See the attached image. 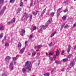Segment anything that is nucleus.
Returning <instances> with one entry per match:
<instances>
[{
  "label": "nucleus",
  "instance_id": "39448f33",
  "mask_svg": "<svg viewBox=\"0 0 76 76\" xmlns=\"http://www.w3.org/2000/svg\"><path fill=\"white\" fill-rule=\"evenodd\" d=\"M9 66L10 70H13V62H11Z\"/></svg>",
  "mask_w": 76,
  "mask_h": 76
},
{
  "label": "nucleus",
  "instance_id": "338daca9",
  "mask_svg": "<svg viewBox=\"0 0 76 76\" xmlns=\"http://www.w3.org/2000/svg\"><path fill=\"white\" fill-rule=\"evenodd\" d=\"M31 51H34V49H31Z\"/></svg>",
  "mask_w": 76,
  "mask_h": 76
},
{
  "label": "nucleus",
  "instance_id": "c756f323",
  "mask_svg": "<svg viewBox=\"0 0 76 76\" xmlns=\"http://www.w3.org/2000/svg\"><path fill=\"white\" fill-rule=\"evenodd\" d=\"M4 29V27L3 26L0 27V31H3Z\"/></svg>",
  "mask_w": 76,
  "mask_h": 76
},
{
  "label": "nucleus",
  "instance_id": "ea45409f",
  "mask_svg": "<svg viewBox=\"0 0 76 76\" xmlns=\"http://www.w3.org/2000/svg\"><path fill=\"white\" fill-rule=\"evenodd\" d=\"M60 13H57V18H58V16H60Z\"/></svg>",
  "mask_w": 76,
  "mask_h": 76
},
{
  "label": "nucleus",
  "instance_id": "4d7b16f0",
  "mask_svg": "<svg viewBox=\"0 0 76 76\" xmlns=\"http://www.w3.org/2000/svg\"><path fill=\"white\" fill-rule=\"evenodd\" d=\"M19 12H20V11H18L17 12V14H18V13H19Z\"/></svg>",
  "mask_w": 76,
  "mask_h": 76
},
{
  "label": "nucleus",
  "instance_id": "a18cd8bd",
  "mask_svg": "<svg viewBox=\"0 0 76 76\" xmlns=\"http://www.w3.org/2000/svg\"><path fill=\"white\" fill-rule=\"evenodd\" d=\"M52 42H51L50 44H49V46L51 47L52 45Z\"/></svg>",
  "mask_w": 76,
  "mask_h": 76
},
{
  "label": "nucleus",
  "instance_id": "4be33fe9",
  "mask_svg": "<svg viewBox=\"0 0 76 76\" xmlns=\"http://www.w3.org/2000/svg\"><path fill=\"white\" fill-rule=\"evenodd\" d=\"M56 31H55L54 33L52 34L50 36L51 37H53V36H54V35L56 34Z\"/></svg>",
  "mask_w": 76,
  "mask_h": 76
},
{
  "label": "nucleus",
  "instance_id": "9b49d317",
  "mask_svg": "<svg viewBox=\"0 0 76 76\" xmlns=\"http://www.w3.org/2000/svg\"><path fill=\"white\" fill-rule=\"evenodd\" d=\"M70 47H71V46L70 45H69L68 46L67 50V53H69V52H70V49L71 48H70Z\"/></svg>",
  "mask_w": 76,
  "mask_h": 76
},
{
  "label": "nucleus",
  "instance_id": "8fccbe9b",
  "mask_svg": "<svg viewBox=\"0 0 76 76\" xmlns=\"http://www.w3.org/2000/svg\"><path fill=\"white\" fill-rule=\"evenodd\" d=\"M56 56L55 55L54 56V58H53L54 59V60H55V59H56Z\"/></svg>",
  "mask_w": 76,
  "mask_h": 76
},
{
  "label": "nucleus",
  "instance_id": "09e8293b",
  "mask_svg": "<svg viewBox=\"0 0 76 76\" xmlns=\"http://www.w3.org/2000/svg\"><path fill=\"white\" fill-rule=\"evenodd\" d=\"M37 28L36 27H35V26H34L33 27V30H35V29H36Z\"/></svg>",
  "mask_w": 76,
  "mask_h": 76
},
{
  "label": "nucleus",
  "instance_id": "603ef678",
  "mask_svg": "<svg viewBox=\"0 0 76 76\" xmlns=\"http://www.w3.org/2000/svg\"><path fill=\"white\" fill-rule=\"evenodd\" d=\"M30 18L31 19V20H32V15H31V16L30 17Z\"/></svg>",
  "mask_w": 76,
  "mask_h": 76
},
{
  "label": "nucleus",
  "instance_id": "69168bd1",
  "mask_svg": "<svg viewBox=\"0 0 76 76\" xmlns=\"http://www.w3.org/2000/svg\"><path fill=\"white\" fill-rule=\"evenodd\" d=\"M21 35V36H23V33H22Z\"/></svg>",
  "mask_w": 76,
  "mask_h": 76
},
{
  "label": "nucleus",
  "instance_id": "4c0bfd02",
  "mask_svg": "<svg viewBox=\"0 0 76 76\" xmlns=\"http://www.w3.org/2000/svg\"><path fill=\"white\" fill-rule=\"evenodd\" d=\"M10 2L11 3H13L15 2V1L14 0H10Z\"/></svg>",
  "mask_w": 76,
  "mask_h": 76
},
{
  "label": "nucleus",
  "instance_id": "680f3d73",
  "mask_svg": "<svg viewBox=\"0 0 76 76\" xmlns=\"http://www.w3.org/2000/svg\"><path fill=\"white\" fill-rule=\"evenodd\" d=\"M39 64H40V60H39V63L38 65H39Z\"/></svg>",
  "mask_w": 76,
  "mask_h": 76
},
{
  "label": "nucleus",
  "instance_id": "b1692460",
  "mask_svg": "<svg viewBox=\"0 0 76 76\" xmlns=\"http://www.w3.org/2000/svg\"><path fill=\"white\" fill-rule=\"evenodd\" d=\"M69 2V0H66L64 2V3L65 4H67Z\"/></svg>",
  "mask_w": 76,
  "mask_h": 76
},
{
  "label": "nucleus",
  "instance_id": "49530a36",
  "mask_svg": "<svg viewBox=\"0 0 76 76\" xmlns=\"http://www.w3.org/2000/svg\"><path fill=\"white\" fill-rule=\"evenodd\" d=\"M61 54V55H64V50L62 51Z\"/></svg>",
  "mask_w": 76,
  "mask_h": 76
},
{
  "label": "nucleus",
  "instance_id": "72a5a7b5",
  "mask_svg": "<svg viewBox=\"0 0 76 76\" xmlns=\"http://www.w3.org/2000/svg\"><path fill=\"white\" fill-rule=\"evenodd\" d=\"M68 12V9H67V8H66L65 10H64V12L66 13V12Z\"/></svg>",
  "mask_w": 76,
  "mask_h": 76
},
{
  "label": "nucleus",
  "instance_id": "79ce46f5",
  "mask_svg": "<svg viewBox=\"0 0 76 76\" xmlns=\"http://www.w3.org/2000/svg\"><path fill=\"white\" fill-rule=\"evenodd\" d=\"M53 52H50V53H49V55H50L51 56H52V55H53Z\"/></svg>",
  "mask_w": 76,
  "mask_h": 76
},
{
  "label": "nucleus",
  "instance_id": "7ed1b4c3",
  "mask_svg": "<svg viewBox=\"0 0 76 76\" xmlns=\"http://www.w3.org/2000/svg\"><path fill=\"white\" fill-rule=\"evenodd\" d=\"M24 15H23V19L25 20H26L28 18H29V15L27 13H24Z\"/></svg>",
  "mask_w": 76,
  "mask_h": 76
},
{
  "label": "nucleus",
  "instance_id": "0e129e2a",
  "mask_svg": "<svg viewBox=\"0 0 76 76\" xmlns=\"http://www.w3.org/2000/svg\"><path fill=\"white\" fill-rule=\"evenodd\" d=\"M1 6H2V5H1V6H0V9H1Z\"/></svg>",
  "mask_w": 76,
  "mask_h": 76
},
{
  "label": "nucleus",
  "instance_id": "6e6552de",
  "mask_svg": "<svg viewBox=\"0 0 76 76\" xmlns=\"http://www.w3.org/2000/svg\"><path fill=\"white\" fill-rule=\"evenodd\" d=\"M10 58H10V57L8 56L6 57V58H5V60L6 61H9L8 62H9V60H10Z\"/></svg>",
  "mask_w": 76,
  "mask_h": 76
},
{
  "label": "nucleus",
  "instance_id": "6e6d98bb",
  "mask_svg": "<svg viewBox=\"0 0 76 76\" xmlns=\"http://www.w3.org/2000/svg\"><path fill=\"white\" fill-rule=\"evenodd\" d=\"M27 43H28V42H27V41H26L25 42V44L26 45V44H27Z\"/></svg>",
  "mask_w": 76,
  "mask_h": 76
},
{
  "label": "nucleus",
  "instance_id": "f3484780",
  "mask_svg": "<svg viewBox=\"0 0 76 76\" xmlns=\"http://www.w3.org/2000/svg\"><path fill=\"white\" fill-rule=\"evenodd\" d=\"M33 0H31V2L30 4V7H32V5H33Z\"/></svg>",
  "mask_w": 76,
  "mask_h": 76
},
{
  "label": "nucleus",
  "instance_id": "4468645a",
  "mask_svg": "<svg viewBox=\"0 0 76 76\" xmlns=\"http://www.w3.org/2000/svg\"><path fill=\"white\" fill-rule=\"evenodd\" d=\"M38 11H36V12H33V14L35 16V15H37V13H38Z\"/></svg>",
  "mask_w": 76,
  "mask_h": 76
},
{
  "label": "nucleus",
  "instance_id": "1a4fd4ad",
  "mask_svg": "<svg viewBox=\"0 0 76 76\" xmlns=\"http://www.w3.org/2000/svg\"><path fill=\"white\" fill-rule=\"evenodd\" d=\"M42 47V46L41 45L35 46L34 47V48L35 49H39V48H40Z\"/></svg>",
  "mask_w": 76,
  "mask_h": 76
},
{
  "label": "nucleus",
  "instance_id": "0eeeda50",
  "mask_svg": "<svg viewBox=\"0 0 76 76\" xmlns=\"http://www.w3.org/2000/svg\"><path fill=\"white\" fill-rule=\"evenodd\" d=\"M25 48H23L21 49L20 50L19 53L20 54H23V52L25 51Z\"/></svg>",
  "mask_w": 76,
  "mask_h": 76
},
{
  "label": "nucleus",
  "instance_id": "bb28decb",
  "mask_svg": "<svg viewBox=\"0 0 76 76\" xmlns=\"http://www.w3.org/2000/svg\"><path fill=\"white\" fill-rule=\"evenodd\" d=\"M12 58L14 61H15V60H16L17 59V58H16V57H12Z\"/></svg>",
  "mask_w": 76,
  "mask_h": 76
},
{
  "label": "nucleus",
  "instance_id": "6ab92c4d",
  "mask_svg": "<svg viewBox=\"0 0 76 76\" xmlns=\"http://www.w3.org/2000/svg\"><path fill=\"white\" fill-rule=\"evenodd\" d=\"M12 20H12L11 21L8 22L7 24H8V25H10V24L11 23H13V21Z\"/></svg>",
  "mask_w": 76,
  "mask_h": 76
},
{
  "label": "nucleus",
  "instance_id": "5701e85b",
  "mask_svg": "<svg viewBox=\"0 0 76 76\" xmlns=\"http://www.w3.org/2000/svg\"><path fill=\"white\" fill-rule=\"evenodd\" d=\"M4 46H5V47H7V46L8 47L9 46V44L7 42H6Z\"/></svg>",
  "mask_w": 76,
  "mask_h": 76
},
{
  "label": "nucleus",
  "instance_id": "20e7f679",
  "mask_svg": "<svg viewBox=\"0 0 76 76\" xmlns=\"http://www.w3.org/2000/svg\"><path fill=\"white\" fill-rule=\"evenodd\" d=\"M6 9V7H3L2 10H1L0 11V16H1L3 15V13H4V12L5 11V10Z\"/></svg>",
  "mask_w": 76,
  "mask_h": 76
},
{
  "label": "nucleus",
  "instance_id": "774afa93",
  "mask_svg": "<svg viewBox=\"0 0 76 76\" xmlns=\"http://www.w3.org/2000/svg\"><path fill=\"white\" fill-rule=\"evenodd\" d=\"M37 55H38V56H39V53H37Z\"/></svg>",
  "mask_w": 76,
  "mask_h": 76
},
{
  "label": "nucleus",
  "instance_id": "2eb2a0df",
  "mask_svg": "<svg viewBox=\"0 0 76 76\" xmlns=\"http://www.w3.org/2000/svg\"><path fill=\"white\" fill-rule=\"evenodd\" d=\"M68 61V59L64 58L63 59V62H66Z\"/></svg>",
  "mask_w": 76,
  "mask_h": 76
},
{
  "label": "nucleus",
  "instance_id": "13d9d810",
  "mask_svg": "<svg viewBox=\"0 0 76 76\" xmlns=\"http://www.w3.org/2000/svg\"><path fill=\"white\" fill-rule=\"evenodd\" d=\"M2 44H4V40H3L2 41Z\"/></svg>",
  "mask_w": 76,
  "mask_h": 76
},
{
  "label": "nucleus",
  "instance_id": "37998d69",
  "mask_svg": "<svg viewBox=\"0 0 76 76\" xmlns=\"http://www.w3.org/2000/svg\"><path fill=\"white\" fill-rule=\"evenodd\" d=\"M33 37V34H31L30 36V37H29V38L30 39H31V38H32V37Z\"/></svg>",
  "mask_w": 76,
  "mask_h": 76
},
{
  "label": "nucleus",
  "instance_id": "a211bd4d",
  "mask_svg": "<svg viewBox=\"0 0 76 76\" xmlns=\"http://www.w3.org/2000/svg\"><path fill=\"white\" fill-rule=\"evenodd\" d=\"M60 54V52H59V50H58L56 51V56H58Z\"/></svg>",
  "mask_w": 76,
  "mask_h": 76
},
{
  "label": "nucleus",
  "instance_id": "7c9ffc66",
  "mask_svg": "<svg viewBox=\"0 0 76 76\" xmlns=\"http://www.w3.org/2000/svg\"><path fill=\"white\" fill-rule=\"evenodd\" d=\"M66 16H64L62 17V19L63 20H66Z\"/></svg>",
  "mask_w": 76,
  "mask_h": 76
},
{
  "label": "nucleus",
  "instance_id": "3c124183",
  "mask_svg": "<svg viewBox=\"0 0 76 76\" xmlns=\"http://www.w3.org/2000/svg\"><path fill=\"white\" fill-rule=\"evenodd\" d=\"M21 10V8H19L18 9V11H19V12H20V10Z\"/></svg>",
  "mask_w": 76,
  "mask_h": 76
},
{
  "label": "nucleus",
  "instance_id": "c9c22d12",
  "mask_svg": "<svg viewBox=\"0 0 76 76\" xmlns=\"http://www.w3.org/2000/svg\"><path fill=\"white\" fill-rule=\"evenodd\" d=\"M49 60H50V61H53V60H54V58H52V57H50L49 58Z\"/></svg>",
  "mask_w": 76,
  "mask_h": 76
},
{
  "label": "nucleus",
  "instance_id": "f257e3e1",
  "mask_svg": "<svg viewBox=\"0 0 76 76\" xmlns=\"http://www.w3.org/2000/svg\"><path fill=\"white\" fill-rule=\"evenodd\" d=\"M33 62L31 61H27L25 65V66L26 69L23 68L22 69V71L23 73H25V72H30L31 71V68L32 66V64Z\"/></svg>",
  "mask_w": 76,
  "mask_h": 76
},
{
  "label": "nucleus",
  "instance_id": "5fc2aeb1",
  "mask_svg": "<svg viewBox=\"0 0 76 76\" xmlns=\"http://www.w3.org/2000/svg\"><path fill=\"white\" fill-rule=\"evenodd\" d=\"M28 54L29 56H30V55H31V53H30V52H28Z\"/></svg>",
  "mask_w": 76,
  "mask_h": 76
},
{
  "label": "nucleus",
  "instance_id": "f03ea898",
  "mask_svg": "<svg viewBox=\"0 0 76 76\" xmlns=\"http://www.w3.org/2000/svg\"><path fill=\"white\" fill-rule=\"evenodd\" d=\"M51 20H52V18H51L50 19H49L48 21L46 23V24L45 26L43 25L42 26H40L41 27H42V29L43 28H47L48 26V25L51 22Z\"/></svg>",
  "mask_w": 76,
  "mask_h": 76
},
{
  "label": "nucleus",
  "instance_id": "a19ab883",
  "mask_svg": "<svg viewBox=\"0 0 76 76\" xmlns=\"http://www.w3.org/2000/svg\"><path fill=\"white\" fill-rule=\"evenodd\" d=\"M12 20V21H13V22H15V20H16V19H15V18H13V19H12L11 20Z\"/></svg>",
  "mask_w": 76,
  "mask_h": 76
},
{
  "label": "nucleus",
  "instance_id": "e433bc0d",
  "mask_svg": "<svg viewBox=\"0 0 76 76\" xmlns=\"http://www.w3.org/2000/svg\"><path fill=\"white\" fill-rule=\"evenodd\" d=\"M3 37V33H1L0 35V38H2Z\"/></svg>",
  "mask_w": 76,
  "mask_h": 76
},
{
  "label": "nucleus",
  "instance_id": "473e14b6",
  "mask_svg": "<svg viewBox=\"0 0 76 76\" xmlns=\"http://www.w3.org/2000/svg\"><path fill=\"white\" fill-rule=\"evenodd\" d=\"M71 67H68V68L66 69V72H68V71H69V70L71 69Z\"/></svg>",
  "mask_w": 76,
  "mask_h": 76
},
{
  "label": "nucleus",
  "instance_id": "9d476101",
  "mask_svg": "<svg viewBox=\"0 0 76 76\" xmlns=\"http://www.w3.org/2000/svg\"><path fill=\"white\" fill-rule=\"evenodd\" d=\"M46 10V8H45L42 11V12L41 13L40 15V17H42V16H43V15H44V14L45 13V12Z\"/></svg>",
  "mask_w": 76,
  "mask_h": 76
},
{
  "label": "nucleus",
  "instance_id": "864d4df0",
  "mask_svg": "<svg viewBox=\"0 0 76 76\" xmlns=\"http://www.w3.org/2000/svg\"><path fill=\"white\" fill-rule=\"evenodd\" d=\"M61 71H62V72H64V69L63 68L62 69H61Z\"/></svg>",
  "mask_w": 76,
  "mask_h": 76
},
{
  "label": "nucleus",
  "instance_id": "423d86ee",
  "mask_svg": "<svg viewBox=\"0 0 76 76\" xmlns=\"http://www.w3.org/2000/svg\"><path fill=\"white\" fill-rule=\"evenodd\" d=\"M75 61H71L70 64V66L71 67H73L75 66Z\"/></svg>",
  "mask_w": 76,
  "mask_h": 76
},
{
  "label": "nucleus",
  "instance_id": "2f4dec72",
  "mask_svg": "<svg viewBox=\"0 0 76 76\" xmlns=\"http://www.w3.org/2000/svg\"><path fill=\"white\" fill-rule=\"evenodd\" d=\"M50 15L52 16V17H53L54 16V12H51L50 13Z\"/></svg>",
  "mask_w": 76,
  "mask_h": 76
},
{
  "label": "nucleus",
  "instance_id": "ddd939ff",
  "mask_svg": "<svg viewBox=\"0 0 76 76\" xmlns=\"http://www.w3.org/2000/svg\"><path fill=\"white\" fill-rule=\"evenodd\" d=\"M39 33H42V27H41L40 29L39 30Z\"/></svg>",
  "mask_w": 76,
  "mask_h": 76
},
{
  "label": "nucleus",
  "instance_id": "c03bdc74",
  "mask_svg": "<svg viewBox=\"0 0 76 76\" xmlns=\"http://www.w3.org/2000/svg\"><path fill=\"white\" fill-rule=\"evenodd\" d=\"M20 6H21V7L23 6V2H21V3H20Z\"/></svg>",
  "mask_w": 76,
  "mask_h": 76
},
{
  "label": "nucleus",
  "instance_id": "cd10ccee",
  "mask_svg": "<svg viewBox=\"0 0 76 76\" xmlns=\"http://www.w3.org/2000/svg\"><path fill=\"white\" fill-rule=\"evenodd\" d=\"M65 25H66V23H64L61 26V29H63V28L64 26H65Z\"/></svg>",
  "mask_w": 76,
  "mask_h": 76
},
{
  "label": "nucleus",
  "instance_id": "f704fd0d",
  "mask_svg": "<svg viewBox=\"0 0 76 76\" xmlns=\"http://www.w3.org/2000/svg\"><path fill=\"white\" fill-rule=\"evenodd\" d=\"M69 26L68 25V24H66V25L64 26V28H69Z\"/></svg>",
  "mask_w": 76,
  "mask_h": 76
},
{
  "label": "nucleus",
  "instance_id": "de8ad7c7",
  "mask_svg": "<svg viewBox=\"0 0 76 76\" xmlns=\"http://www.w3.org/2000/svg\"><path fill=\"white\" fill-rule=\"evenodd\" d=\"M76 26V22H75V23L74 24L73 27H75Z\"/></svg>",
  "mask_w": 76,
  "mask_h": 76
},
{
  "label": "nucleus",
  "instance_id": "412c9836",
  "mask_svg": "<svg viewBox=\"0 0 76 76\" xmlns=\"http://www.w3.org/2000/svg\"><path fill=\"white\" fill-rule=\"evenodd\" d=\"M44 76H50V73H46L44 74Z\"/></svg>",
  "mask_w": 76,
  "mask_h": 76
},
{
  "label": "nucleus",
  "instance_id": "bf43d9fd",
  "mask_svg": "<svg viewBox=\"0 0 76 76\" xmlns=\"http://www.w3.org/2000/svg\"><path fill=\"white\" fill-rule=\"evenodd\" d=\"M74 50H76V45L74 47Z\"/></svg>",
  "mask_w": 76,
  "mask_h": 76
},
{
  "label": "nucleus",
  "instance_id": "58836bf2",
  "mask_svg": "<svg viewBox=\"0 0 76 76\" xmlns=\"http://www.w3.org/2000/svg\"><path fill=\"white\" fill-rule=\"evenodd\" d=\"M71 57H72V54H70L68 56V58H71Z\"/></svg>",
  "mask_w": 76,
  "mask_h": 76
},
{
  "label": "nucleus",
  "instance_id": "aec40b11",
  "mask_svg": "<svg viewBox=\"0 0 76 76\" xmlns=\"http://www.w3.org/2000/svg\"><path fill=\"white\" fill-rule=\"evenodd\" d=\"M21 47H22V45H21V43L20 42H19L18 44V47L20 48Z\"/></svg>",
  "mask_w": 76,
  "mask_h": 76
},
{
  "label": "nucleus",
  "instance_id": "a878e982",
  "mask_svg": "<svg viewBox=\"0 0 76 76\" xmlns=\"http://www.w3.org/2000/svg\"><path fill=\"white\" fill-rule=\"evenodd\" d=\"M37 53L36 52H34L32 53V56H35V54H36V53Z\"/></svg>",
  "mask_w": 76,
  "mask_h": 76
},
{
  "label": "nucleus",
  "instance_id": "393cba45",
  "mask_svg": "<svg viewBox=\"0 0 76 76\" xmlns=\"http://www.w3.org/2000/svg\"><path fill=\"white\" fill-rule=\"evenodd\" d=\"M4 0H0V4H3V3H4Z\"/></svg>",
  "mask_w": 76,
  "mask_h": 76
},
{
  "label": "nucleus",
  "instance_id": "dca6fc26",
  "mask_svg": "<svg viewBox=\"0 0 76 76\" xmlns=\"http://www.w3.org/2000/svg\"><path fill=\"white\" fill-rule=\"evenodd\" d=\"M55 62L56 64H61V61H56Z\"/></svg>",
  "mask_w": 76,
  "mask_h": 76
},
{
  "label": "nucleus",
  "instance_id": "052dcab7",
  "mask_svg": "<svg viewBox=\"0 0 76 76\" xmlns=\"http://www.w3.org/2000/svg\"><path fill=\"white\" fill-rule=\"evenodd\" d=\"M7 38V37H4V40H6Z\"/></svg>",
  "mask_w": 76,
  "mask_h": 76
},
{
  "label": "nucleus",
  "instance_id": "f8f14e48",
  "mask_svg": "<svg viewBox=\"0 0 76 76\" xmlns=\"http://www.w3.org/2000/svg\"><path fill=\"white\" fill-rule=\"evenodd\" d=\"M61 8H60L58 9L57 11V13H61Z\"/></svg>",
  "mask_w": 76,
  "mask_h": 76
},
{
  "label": "nucleus",
  "instance_id": "c85d7f7f",
  "mask_svg": "<svg viewBox=\"0 0 76 76\" xmlns=\"http://www.w3.org/2000/svg\"><path fill=\"white\" fill-rule=\"evenodd\" d=\"M21 32L22 33H23V34H25V30L24 29L22 30Z\"/></svg>",
  "mask_w": 76,
  "mask_h": 76
},
{
  "label": "nucleus",
  "instance_id": "e2e57ef3",
  "mask_svg": "<svg viewBox=\"0 0 76 76\" xmlns=\"http://www.w3.org/2000/svg\"><path fill=\"white\" fill-rule=\"evenodd\" d=\"M53 72V70L51 71V74H52Z\"/></svg>",
  "mask_w": 76,
  "mask_h": 76
}]
</instances>
